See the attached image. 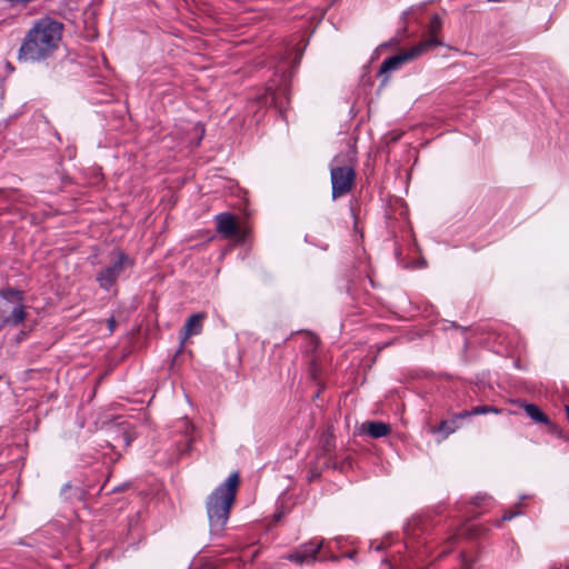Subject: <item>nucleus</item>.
<instances>
[{"instance_id": "f257e3e1", "label": "nucleus", "mask_w": 569, "mask_h": 569, "mask_svg": "<svg viewBox=\"0 0 569 569\" xmlns=\"http://www.w3.org/2000/svg\"><path fill=\"white\" fill-rule=\"evenodd\" d=\"M62 28V23L50 18L39 19L21 43L19 60L38 62L50 58L59 47Z\"/></svg>"}, {"instance_id": "f03ea898", "label": "nucleus", "mask_w": 569, "mask_h": 569, "mask_svg": "<svg viewBox=\"0 0 569 569\" xmlns=\"http://www.w3.org/2000/svg\"><path fill=\"white\" fill-rule=\"evenodd\" d=\"M239 483L238 473H231L207 498L206 511L211 537H222L234 503Z\"/></svg>"}, {"instance_id": "7ed1b4c3", "label": "nucleus", "mask_w": 569, "mask_h": 569, "mask_svg": "<svg viewBox=\"0 0 569 569\" xmlns=\"http://www.w3.org/2000/svg\"><path fill=\"white\" fill-rule=\"evenodd\" d=\"M133 259L121 250L111 253L109 262L96 273V281L106 292H117V281L127 269L132 268Z\"/></svg>"}, {"instance_id": "20e7f679", "label": "nucleus", "mask_w": 569, "mask_h": 569, "mask_svg": "<svg viewBox=\"0 0 569 569\" xmlns=\"http://www.w3.org/2000/svg\"><path fill=\"white\" fill-rule=\"evenodd\" d=\"M421 518L417 517L412 518L405 525L403 531L406 535V541L403 548L406 549V556H402L401 551L397 550L398 556L392 555L391 558L385 559L383 561L388 563L390 568L393 566H405L409 568V561H411L415 566L417 565V560L421 558V551H418L416 548V543L419 542V535L416 531L419 530L421 532Z\"/></svg>"}, {"instance_id": "39448f33", "label": "nucleus", "mask_w": 569, "mask_h": 569, "mask_svg": "<svg viewBox=\"0 0 569 569\" xmlns=\"http://www.w3.org/2000/svg\"><path fill=\"white\" fill-rule=\"evenodd\" d=\"M438 46H440V42L437 39H435V38L425 39V40L420 41L418 44L413 46L411 49L387 58L381 63V67L379 70V73L381 76H386L383 82H386L388 80V76L391 72L398 70L405 63H408V62L419 58L420 56H422L423 53L429 51L431 48H435Z\"/></svg>"}, {"instance_id": "423d86ee", "label": "nucleus", "mask_w": 569, "mask_h": 569, "mask_svg": "<svg viewBox=\"0 0 569 569\" xmlns=\"http://www.w3.org/2000/svg\"><path fill=\"white\" fill-rule=\"evenodd\" d=\"M332 198L337 199L348 193L355 182L356 172L349 164H341L339 157H336L330 168Z\"/></svg>"}, {"instance_id": "0eeeda50", "label": "nucleus", "mask_w": 569, "mask_h": 569, "mask_svg": "<svg viewBox=\"0 0 569 569\" xmlns=\"http://www.w3.org/2000/svg\"><path fill=\"white\" fill-rule=\"evenodd\" d=\"M323 546L322 539L313 538L310 541L300 545L292 552L284 556V559L299 566L310 565L317 560V555Z\"/></svg>"}, {"instance_id": "6e6552de", "label": "nucleus", "mask_w": 569, "mask_h": 569, "mask_svg": "<svg viewBox=\"0 0 569 569\" xmlns=\"http://www.w3.org/2000/svg\"><path fill=\"white\" fill-rule=\"evenodd\" d=\"M216 228L222 238H231L239 234L236 218L229 212H222L214 217Z\"/></svg>"}, {"instance_id": "1a4fd4ad", "label": "nucleus", "mask_w": 569, "mask_h": 569, "mask_svg": "<svg viewBox=\"0 0 569 569\" xmlns=\"http://www.w3.org/2000/svg\"><path fill=\"white\" fill-rule=\"evenodd\" d=\"M179 431L181 432L180 439L177 441V458H180L187 455L191 450L192 446V431L193 427L191 422L187 419H182L179 421L178 426Z\"/></svg>"}, {"instance_id": "9d476101", "label": "nucleus", "mask_w": 569, "mask_h": 569, "mask_svg": "<svg viewBox=\"0 0 569 569\" xmlns=\"http://www.w3.org/2000/svg\"><path fill=\"white\" fill-rule=\"evenodd\" d=\"M223 560H210L202 557L192 563L191 569H239L242 563L241 559H234L230 565L222 566V563H220Z\"/></svg>"}, {"instance_id": "9b49d317", "label": "nucleus", "mask_w": 569, "mask_h": 569, "mask_svg": "<svg viewBox=\"0 0 569 569\" xmlns=\"http://www.w3.org/2000/svg\"><path fill=\"white\" fill-rule=\"evenodd\" d=\"M204 316L202 313H194L188 318L184 323V331L182 335L181 345L190 337L194 335H199L202 330V320Z\"/></svg>"}, {"instance_id": "f8f14e48", "label": "nucleus", "mask_w": 569, "mask_h": 569, "mask_svg": "<svg viewBox=\"0 0 569 569\" xmlns=\"http://www.w3.org/2000/svg\"><path fill=\"white\" fill-rule=\"evenodd\" d=\"M288 89L286 86L280 87L279 89H273L272 87L267 88V93L264 97V103H271L277 106L279 109L282 108L281 97L287 98Z\"/></svg>"}, {"instance_id": "ddd939ff", "label": "nucleus", "mask_w": 569, "mask_h": 569, "mask_svg": "<svg viewBox=\"0 0 569 569\" xmlns=\"http://www.w3.org/2000/svg\"><path fill=\"white\" fill-rule=\"evenodd\" d=\"M526 415L537 423L548 425L549 418L533 403L523 405Z\"/></svg>"}, {"instance_id": "4468645a", "label": "nucleus", "mask_w": 569, "mask_h": 569, "mask_svg": "<svg viewBox=\"0 0 569 569\" xmlns=\"http://www.w3.org/2000/svg\"><path fill=\"white\" fill-rule=\"evenodd\" d=\"M390 426L381 421H371L368 425L367 432L370 437L378 439L389 433Z\"/></svg>"}, {"instance_id": "2eb2a0df", "label": "nucleus", "mask_w": 569, "mask_h": 569, "mask_svg": "<svg viewBox=\"0 0 569 569\" xmlns=\"http://www.w3.org/2000/svg\"><path fill=\"white\" fill-rule=\"evenodd\" d=\"M26 318V312L21 302H19L12 310L11 315L7 318H2V322L11 323L17 326L21 323Z\"/></svg>"}, {"instance_id": "dca6fc26", "label": "nucleus", "mask_w": 569, "mask_h": 569, "mask_svg": "<svg viewBox=\"0 0 569 569\" xmlns=\"http://www.w3.org/2000/svg\"><path fill=\"white\" fill-rule=\"evenodd\" d=\"M0 296L7 301H12V302H18V303L22 302V299H23L22 291L14 290V289L2 290V291H0Z\"/></svg>"}, {"instance_id": "f3484780", "label": "nucleus", "mask_w": 569, "mask_h": 569, "mask_svg": "<svg viewBox=\"0 0 569 569\" xmlns=\"http://www.w3.org/2000/svg\"><path fill=\"white\" fill-rule=\"evenodd\" d=\"M458 429V422L456 419L442 421L439 426L438 431L442 432L445 437L453 433Z\"/></svg>"}, {"instance_id": "a211bd4d", "label": "nucleus", "mask_w": 569, "mask_h": 569, "mask_svg": "<svg viewBox=\"0 0 569 569\" xmlns=\"http://www.w3.org/2000/svg\"><path fill=\"white\" fill-rule=\"evenodd\" d=\"M393 543V538L391 535H387L382 538V540L380 542H371L370 547L372 549H375L376 551H381V550H385L389 547H391Z\"/></svg>"}, {"instance_id": "6ab92c4d", "label": "nucleus", "mask_w": 569, "mask_h": 569, "mask_svg": "<svg viewBox=\"0 0 569 569\" xmlns=\"http://www.w3.org/2000/svg\"><path fill=\"white\" fill-rule=\"evenodd\" d=\"M440 29H441V20L439 18V16H433L431 18L430 24H429L430 37L428 39L435 38L441 43V41L437 38V33L440 31Z\"/></svg>"}, {"instance_id": "aec40b11", "label": "nucleus", "mask_w": 569, "mask_h": 569, "mask_svg": "<svg viewBox=\"0 0 569 569\" xmlns=\"http://www.w3.org/2000/svg\"><path fill=\"white\" fill-rule=\"evenodd\" d=\"M501 409L493 406H477L471 409V413L476 415H487V413H500Z\"/></svg>"}, {"instance_id": "412c9836", "label": "nucleus", "mask_w": 569, "mask_h": 569, "mask_svg": "<svg viewBox=\"0 0 569 569\" xmlns=\"http://www.w3.org/2000/svg\"><path fill=\"white\" fill-rule=\"evenodd\" d=\"M520 515V511H509V512H506L502 518L498 521V526H500V522L502 521H509L511 519H513L515 517L519 516Z\"/></svg>"}, {"instance_id": "4be33fe9", "label": "nucleus", "mask_w": 569, "mask_h": 569, "mask_svg": "<svg viewBox=\"0 0 569 569\" xmlns=\"http://www.w3.org/2000/svg\"><path fill=\"white\" fill-rule=\"evenodd\" d=\"M194 130L198 134V139L196 141V146H199L200 144V141L202 140L203 136H204V129L200 126V124H197L194 127Z\"/></svg>"}, {"instance_id": "5701e85b", "label": "nucleus", "mask_w": 569, "mask_h": 569, "mask_svg": "<svg viewBox=\"0 0 569 569\" xmlns=\"http://www.w3.org/2000/svg\"><path fill=\"white\" fill-rule=\"evenodd\" d=\"M470 416H475V413H471V410H469V411L465 410V411L456 415V417L453 419H456V421H457L458 419H463V418H467V417H470Z\"/></svg>"}, {"instance_id": "b1692460", "label": "nucleus", "mask_w": 569, "mask_h": 569, "mask_svg": "<svg viewBox=\"0 0 569 569\" xmlns=\"http://www.w3.org/2000/svg\"><path fill=\"white\" fill-rule=\"evenodd\" d=\"M302 57V49L298 48L295 50V64L297 66Z\"/></svg>"}, {"instance_id": "393cba45", "label": "nucleus", "mask_w": 569, "mask_h": 569, "mask_svg": "<svg viewBox=\"0 0 569 569\" xmlns=\"http://www.w3.org/2000/svg\"><path fill=\"white\" fill-rule=\"evenodd\" d=\"M116 328V320L113 317L109 318L108 319V329H109V332L112 333L113 330Z\"/></svg>"}, {"instance_id": "a878e982", "label": "nucleus", "mask_w": 569, "mask_h": 569, "mask_svg": "<svg viewBox=\"0 0 569 569\" xmlns=\"http://www.w3.org/2000/svg\"><path fill=\"white\" fill-rule=\"evenodd\" d=\"M426 266V261L422 259L419 262H416L411 266V268H422Z\"/></svg>"}, {"instance_id": "bb28decb", "label": "nucleus", "mask_w": 569, "mask_h": 569, "mask_svg": "<svg viewBox=\"0 0 569 569\" xmlns=\"http://www.w3.org/2000/svg\"><path fill=\"white\" fill-rule=\"evenodd\" d=\"M258 551L250 552V550H246L243 557H250L253 559L257 556Z\"/></svg>"}, {"instance_id": "cd10ccee", "label": "nucleus", "mask_w": 569, "mask_h": 569, "mask_svg": "<svg viewBox=\"0 0 569 569\" xmlns=\"http://www.w3.org/2000/svg\"><path fill=\"white\" fill-rule=\"evenodd\" d=\"M480 499H485V497L476 496L473 499L475 505H477V506L480 505V502H479Z\"/></svg>"}, {"instance_id": "c85d7f7f", "label": "nucleus", "mask_w": 569, "mask_h": 569, "mask_svg": "<svg viewBox=\"0 0 569 569\" xmlns=\"http://www.w3.org/2000/svg\"><path fill=\"white\" fill-rule=\"evenodd\" d=\"M124 441H126V445L128 446V445L130 443V441H131V438H129V437L126 435V437H124Z\"/></svg>"}, {"instance_id": "c756f323", "label": "nucleus", "mask_w": 569, "mask_h": 569, "mask_svg": "<svg viewBox=\"0 0 569 569\" xmlns=\"http://www.w3.org/2000/svg\"><path fill=\"white\" fill-rule=\"evenodd\" d=\"M465 566H466L468 569H471V566H470V565H467L466 562H465Z\"/></svg>"}]
</instances>
